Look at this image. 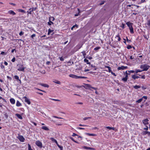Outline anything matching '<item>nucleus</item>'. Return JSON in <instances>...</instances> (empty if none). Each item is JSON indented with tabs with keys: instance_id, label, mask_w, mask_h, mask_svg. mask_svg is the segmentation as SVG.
<instances>
[{
	"instance_id": "1",
	"label": "nucleus",
	"mask_w": 150,
	"mask_h": 150,
	"mask_svg": "<svg viewBox=\"0 0 150 150\" xmlns=\"http://www.w3.org/2000/svg\"><path fill=\"white\" fill-rule=\"evenodd\" d=\"M126 24L129 28L130 32L132 33H134V31L133 28L132 26L133 23L129 22H127Z\"/></svg>"
},
{
	"instance_id": "2",
	"label": "nucleus",
	"mask_w": 150,
	"mask_h": 150,
	"mask_svg": "<svg viewBox=\"0 0 150 150\" xmlns=\"http://www.w3.org/2000/svg\"><path fill=\"white\" fill-rule=\"evenodd\" d=\"M149 67H150L149 65L146 64L142 65L140 66V68L143 69L142 71H147Z\"/></svg>"
},
{
	"instance_id": "3",
	"label": "nucleus",
	"mask_w": 150,
	"mask_h": 150,
	"mask_svg": "<svg viewBox=\"0 0 150 150\" xmlns=\"http://www.w3.org/2000/svg\"><path fill=\"white\" fill-rule=\"evenodd\" d=\"M17 66L18 68V70L19 71H24L25 68L24 67L23 65H18Z\"/></svg>"
},
{
	"instance_id": "4",
	"label": "nucleus",
	"mask_w": 150,
	"mask_h": 150,
	"mask_svg": "<svg viewBox=\"0 0 150 150\" xmlns=\"http://www.w3.org/2000/svg\"><path fill=\"white\" fill-rule=\"evenodd\" d=\"M35 144L40 148L42 147V144L39 140L35 142Z\"/></svg>"
},
{
	"instance_id": "5",
	"label": "nucleus",
	"mask_w": 150,
	"mask_h": 150,
	"mask_svg": "<svg viewBox=\"0 0 150 150\" xmlns=\"http://www.w3.org/2000/svg\"><path fill=\"white\" fill-rule=\"evenodd\" d=\"M124 74L125 75V78H123L122 80L125 82H126L127 80L128 77L127 71H126Z\"/></svg>"
},
{
	"instance_id": "6",
	"label": "nucleus",
	"mask_w": 150,
	"mask_h": 150,
	"mask_svg": "<svg viewBox=\"0 0 150 150\" xmlns=\"http://www.w3.org/2000/svg\"><path fill=\"white\" fill-rule=\"evenodd\" d=\"M17 138L21 142H23L24 141L25 139L22 136L19 135L18 136Z\"/></svg>"
},
{
	"instance_id": "7",
	"label": "nucleus",
	"mask_w": 150,
	"mask_h": 150,
	"mask_svg": "<svg viewBox=\"0 0 150 150\" xmlns=\"http://www.w3.org/2000/svg\"><path fill=\"white\" fill-rule=\"evenodd\" d=\"M23 99H24L25 102L27 103L28 105H30V104L31 102L30 100L26 97H23Z\"/></svg>"
},
{
	"instance_id": "8",
	"label": "nucleus",
	"mask_w": 150,
	"mask_h": 150,
	"mask_svg": "<svg viewBox=\"0 0 150 150\" xmlns=\"http://www.w3.org/2000/svg\"><path fill=\"white\" fill-rule=\"evenodd\" d=\"M127 68V66H122L121 67H119L117 68V69L118 70H124L125 69H126Z\"/></svg>"
},
{
	"instance_id": "9",
	"label": "nucleus",
	"mask_w": 150,
	"mask_h": 150,
	"mask_svg": "<svg viewBox=\"0 0 150 150\" xmlns=\"http://www.w3.org/2000/svg\"><path fill=\"white\" fill-rule=\"evenodd\" d=\"M149 120L147 119H144L142 120L143 123L145 125L148 124Z\"/></svg>"
},
{
	"instance_id": "10",
	"label": "nucleus",
	"mask_w": 150,
	"mask_h": 150,
	"mask_svg": "<svg viewBox=\"0 0 150 150\" xmlns=\"http://www.w3.org/2000/svg\"><path fill=\"white\" fill-rule=\"evenodd\" d=\"M69 76L70 77L73 78H75V79H78V76L74 75V74H70L69 75Z\"/></svg>"
},
{
	"instance_id": "11",
	"label": "nucleus",
	"mask_w": 150,
	"mask_h": 150,
	"mask_svg": "<svg viewBox=\"0 0 150 150\" xmlns=\"http://www.w3.org/2000/svg\"><path fill=\"white\" fill-rule=\"evenodd\" d=\"M115 39L117 40L118 41H120L121 40V38L119 34H118L117 35H116L115 37Z\"/></svg>"
},
{
	"instance_id": "12",
	"label": "nucleus",
	"mask_w": 150,
	"mask_h": 150,
	"mask_svg": "<svg viewBox=\"0 0 150 150\" xmlns=\"http://www.w3.org/2000/svg\"><path fill=\"white\" fill-rule=\"evenodd\" d=\"M40 85L45 87L48 88L49 87V86L46 84L40 83Z\"/></svg>"
},
{
	"instance_id": "13",
	"label": "nucleus",
	"mask_w": 150,
	"mask_h": 150,
	"mask_svg": "<svg viewBox=\"0 0 150 150\" xmlns=\"http://www.w3.org/2000/svg\"><path fill=\"white\" fill-rule=\"evenodd\" d=\"M90 87H91V86L90 85L88 84H86V85L84 88L87 89L91 90L90 89Z\"/></svg>"
},
{
	"instance_id": "14",
	"label": "nucleus",
	"mask_w": 150,
	"mask_h": 150,
	"mask_svg": "<svg viewBox=\"0 0 150 150\" xmlns=\"http://www.w3.org/2000/svg\"><path fill=\"white\" fill-rule=\"evenodd\" d=\"M86 134L89 136H96L97 135L96 134H91L89 133H86Z\"/></svg>"
},
{
	"instance_id": "15",
	"label": "nucleus",
	"mask_w": 150,
	"mask_h": 150,
	"mask_svg": "<svg viewBox=\"0 0 150 150\" xmlns=\"http://www.w3.org/2000/svg\"><path fill=\"white\" fill-rule=\"evenodd\" d=\"M10 102L11 104H14L15 103V100L13 98H11L10 99Z\"/></svg>"
},
{
	"instance_id": "16",
	"label": "nucleus",
	"mask_w": 150,
	"mask_h": 150,
	"mask_svg": "<svg viewBox=\"0 0 150 150\" xmlns=\"http://www.w3.org/2000/svg\"><path fill=\"white\" fill-rule=\"evenodd\" d=\"M53 82L55 83L58 84H60L61 83V82L57 80H54V81H53Z\"/></svg>"
},
{
	"instance_id": "17",
	"label": "nucleus",
	"mask_w": 150,
	"mask_h": 150,
	"mask_svg": "<svg viewBox=\"0 0 150 150\" xmlns=\"http://www.w3.org/2000/svg\"><path fill=\"white\" fill-rule=\"evenodd\" d=\"M21 105V103L19 101L17 100L16 103V106L17 107H20Z\"/></svg>"
},
{
	"instance_id": "18",
	"label": "nucleus",
	"mask_w": 150,
	"mask_h": 150,
	"mask_svg": "<svg viewBox=\"0 0 150 150\" xmlns=\"http://www.w3.org/2000/svg\"><path fill=\"white\" fill-rule=\"evenodd\" d=\"M132 78L133 79H137L139 78V77L135 75H132Z\"/></svg>"
},
{
	"instance_id": "19",
	"label": "nucleus",
	"mask_w": 150,
	"mask_h": 150,
	"mask_svg": "<svg viewBox=\"0 0 150 150\" xmlns=\"http://www.w3.org/2000/svg\"><path fill=\"white\" fill-rule=\"evenodd\" d=\"M15 115L19 119H22L23 118L22 116L20 114H16Z\"/></svg>"
},
{
	"instance_id": "20",
	"label": "nucleus",
	"mask_w": 150,
	"mask_h": 150,
	"mask_svg": "<svg viewBox=\"0 0 150 150\" xmlns=\"http://www.w3.org/2000/svg\"><path fill=\"white\" fill-rule=\"evenodd\" d=\"M50 139L53 142H55L56 144H58V142L57 141L53 138H51Z\"/></svg>"
},
{
	"instance_id": "21",
	"label": "nucleus",
	"mask_w": 150,
	"mask_h": 150,
	"mask_svg": "<svg viewBox=\"0 0 150 150\" xmlns=\"http://www.w3.org/2000/svg\"><path fill=\"white\" fill-rule=\"evenodd\" d=\"M41 128L42 129L45 130H49V128L47 127H46V126H42Z\"/></svg>"
},
{
	"instance_id": "22",
	"label": "nucleus",
	"mask_w": 150,
	"mask_h": 150,
	"mask_svg": "<svg viewBox=\"0 0 150 150\" xmlns=\"http://www.w3.org/2000/svg\"><path fill=\"white\" fill-rule=\"evenodd\" d=\"M106 128L109 129L110 130L112 129V130H114V129H115V128L114 127H110L108 126V127H106Z\"/></svg>"
},
{
	"instance_id": "23",
	"label": "nucleus",
	"mask_w": 150,
	"mask_h": 150,
	"mask_svg": "<svg viewBox=\"0 0 150 150\" xmlns=\"http://www.w3.org/2000/svg\"><path fill=\"white\" fill-rule=\"evenodd\" d=\"M53 30H51L50 29H49L48 30V35H49L51 33L53 32Z\"/></svg>"
},
{
	"instance_id": "24",
	"label": "nucleus",
	"mask_w": 150,
	"mask_h": 150,
	"mask_svg": "<svg viewBox=\"0 0 150 150\" xmlns=\"http://www.w3.org/2000/svg\"><path fill=\"white\" fill-rule=\"evenodd\" d=\"M84 62H85L87 64H90V63L89 62H88V59H85L84 60Z\"/></svg>"
},
{
	"instance_id": "25",
	"label": "nucleus",
	"mask_w": 150,
	"mask_h": 150,
	"mask_svg": "<svg viewBox=\"0 0 150 150\" xmlns=\"http://www.w3.org/2000/svg\"><path fill=\"white\" fill-rule=\"evenodd\" d=\"M83 148L84 149H92V148L90 147H88L86 146H84L83 147Z\"/></svg>"
},
{
	"instance_id": "26",
	"label": "nucleus",
	"mask_w": 150,
	"mask_h": 150,
	"mask_svg": "<svg viewBox=\"0 0 150 150\" xmlns=\"http://www.w3.org/2000/svg\"><path fill=\"white\" fill-rule=\"evenodd\" d=\"M16 14V13L12 10H10V14L15 15Z\"/></svg>"
},
{
	"instance_id": "27",
	"label": "nucleus",
	"mask_w": 150,
	"mask_h": 150,
	"mask_svg": "<svg viewBox=\"0 0 150 150\" xmlns=\"http://www.w3.org/2000/svg\"><path fill=\"white\" fill-rule=\"evenodd\" d=\"M53 21L54 20V18L53 17H50L49 18V21Z\"/></svg>"
},
{
	"instance_id": "28",
	"label": "nucleus",
	"mask_w": 150,
	"mask_h": 150,
	"mask_svg": "<svg viewBox=\"0 0 150 150\" xmlns=\"http://www.w3.org/2000/svg\"><path fill=\"white\" fill-rule=\"evenodd\" d=\"M18 11L20 12H21L24 13H25V11H24V10H23V9H18Z\"/></svg>"
},
{
	"instance_id": "29",
	"label": "nucleus",
	"mask_w": 150,
	"mask_h": 150,
	"mask_svg": "<svg viewBox=\"0 0 150 150\" xmlns=\"http://www.w3.org/2000/svg\"><path fill=\"white\" fill-rule=\"evenodd\" d=\"M142 100H143V98H141L139 99L138 100H137L136 101V102L138 103H140L142 102Z\"/></svg>"
},
{
	"instance_id": "30",
	"label": "nucleus",
	"mask_w": 150,
	"mask_h": 150,
	"mask_svg": "<svg viewBox=\"0 0 150 150\" xmlns=\"http://www.w3.org/2000/svg\"><path fill=\"white\" fill-rule=\"evenodd\" d=\"M133 87L135 89H137L140 88V86L137 85H136L134 86Z\"/></svg>"
},
{
	"instance_id": "31",
	"label": "nucleus",
	"mask_w": 150,
	"mask_h": 150,
	"mask_svg": "<svg viewBox=\"0 0 150 150\" xmlns=\"http://www.w3.org/2000/svg\"><path fill=\"white\" fill-rule=\"evenodd\" d=\"M36 9V8H32L29 9V10H31V11H35Z\"/></svg>"
},
{
	"instance_id": "32",
	"label": "nucleus",
	"mask_w": 150,
	"mask_h": 150,
	"mask_svg": "<svg viewBox=\"0 0 150 150\" xmlns=\"http://www.w3.org/2000/svg\"><path fill=\"white\" fill-rule=\"evenodd\" d=\"M14 78L15 79H16V80H18L19 79V77L17 75L14 76Z\"/></svg>"
},
{
	"instance_id": "33",
	"label": "nucleus",
	"mask_w": 150,
	"mask_h": 150,
	"mask_svg": "<svg viewBox=\"0 0 150 150\" xmlns=\"http://www.w3.org/2000/svg\"><path fill=\"white\" fill-rule=\"evenodd\" d=\"M57 145L58 146L59 148V149H60V150H63V148L62 146H60L58 144H57Z\"/></svg>"
},
{
	"instance_id": "34",
	"label": "nucleus",
	"mask_w": 150,
	"mask_h": 150,
	"mask_svg": "<svg viewBox=\"0 0 150 150\" xmlns=\"http://www.w3.org/2000/svg\"><path fill=\"white\" fill-rule=\"evenodd\" d=\"M50 99H51L52 100L55 101H60V100L58 99H55L51 98H50Z\"/></svg>"
},
{
	"instance_id": "35",
	"label": "nucleus",
	"mask_w": 150,
	"mask_h": 150,
	"mask_svg": "<svg viewBox=\"0 0 150 150\" xmlns=\"http://www.w3.org/2000/svg\"><path fill=\"white\" fill-rule=\"evenodd\" d=\"M28 150H33L32 149V148H31V146L29 144H28Z\"/></svg>"
},
{
	"instance_id": "36",
	"label": "nucleus",
	"mask_w": 150,
	"mask_h": 150,
	"mask_svg": "<svg viewBox=\"0 0 150 150\" xmlns=\"http://www.w3.org/2000/svg\"><path fill=\"white\" fill-rule=\"evenodd\" d=\"M48 24L49 25H50L52 24H53V23L50 21H49V22H48Z\"/></svg>"
},
{
	"instance_id": "37",
	"label": "nucleus",
	"mask_w": 150,
	"mask_h": 150,
	"mask_svg": "<svg viewBox=\"0 0 150 150\" xmlns=\"http://www.w3.org/2000/svg\"><path fill=\"white\" fill-rule=\"evenodd\" d=\"M142 70H139V69L135 70V72L137 73H138V72H142Z\"/></svg>"
},
{
	"instance_id": "38",
	"label": "nucleus",
	"mask_w": 150,
	"mask_h": 150,
	"mask_svg": "<svg viewBox=\"0 0 150 150\" xmlns=\"http://www.w3.org/2000/svg\"><path fill=\"white\" fill-rule=\"evenodd\" d=\"M100 47H95L94 48V50H97L100 49Z\"/></svg>"
},
{
	"instance_id": "39",
	"label": "nucleus",
	"mask_w": 150,
	"mask_h": 150,
	"mask_svg": "<svg viewBox=\"0 0 150 150\" xmlns=\"http://www.w3.org/2000/svg\"><path fill=\"white\" fill-rule=\"evenodd\" d=\"M78 25H77L76 24L75 25H73L72 27L71 28V30H73V28L76 27H77Z\"/></svg>"
},
{
	"instance_id": "40",
	"label": "nucleus",
	"mask_w": 150,
	"mask_h": 150,
	"mask_svg": "<svg viewBox=\"0 0 150 150\" xmlns=\"http://www.w3.org/2000/svg\"><path fill=\"white\" fill-rule=\"evenodd\" d=\"M144 134H148L149 135H150V132L148 131H145L144 132Z\"/></svg>"
},
{
	"instance_id": "41",
	"label": "nucleus",
	"mask_w": 150,
	"mask_h": 150,
	"mask_svg": "<svg viewBox=\"0 0 150 150\" xmlns=\"http://www.w3.org/2000/svg\"><path fill=\"white\" fill-rule=\"evenodd\" d=\"M6 53L5 52H2L1 53V54L3 55H6Z\"/></svg>"
},
{
	"instance_id": "42",
	"label": "nucleus",
	"mask_w": 150,
	"mask_h": 150,
	"mask_svg": "<svg viewBox=\"0 0 150 150\" xmlns=\"http://www.w3.org/2000/svg\"><path fill=\"white\" fill-rule=\"evenodd\" d=\"M24 34V33L22 31H21L19 33V35L20 36H22Z\"/></svg>"
},
{
	"instance_id": "43",
	"label": "nucleus",
	"mask_w": 150,
	"mask_h": 150,
	"mask_svg": "<svg viewBox=\"0 0 150 150\" xmlns=\"http://www.w3.org/2000/svg\"><path fill=\"white\" fill-rule=\"evenodd\" d=\"M79 78L86 79V78H87V77H84V76H78V79Z\"/></svg>"
},
{
	"instance_id": "44",
	"label": "nucleus",
	"mask_w": 150,
	"mask_h": 150,
	"mask_svg": "<svg viewBox=\"0 0 150 150\" xmlns=\"http://www.w3.org/2000/svg\"><path fill=\"white\" fill-rule=\"evenodd\" d=\"M35 36H36L35 34H34L31 35V37L32 38H33L34 37H35Z\"/></svg>"
},
{
	"instance_id": "45",
	"label": "nucleus",
	"mask_w": 150,
	"mask_h": 150,
	"mask_svg": "<svg viewBox=\"0 0 150 150\" xmlns=\"http://www.w3.org/2000/svg\"><path fill=\"white\" fill-rule=\"evenodd\" d=\"M91 88L94 89L95 90H96L97 89V88H95L94 87H92L91 86V87H90V89H91Z\"/></svg>"
},
{
	"instance_id": "46",
	"label": "nucleus",
	"mask_w": 150,
	"mask_h": 150,
	"mask_svg": "<svg viewBox=\"0 0 150 150\" xmlns=\"http://www.w3.org/2000/svg\"><path fill=\"white\" fill-rule=\"evenodd\" d=\"M29 11H27V12L28 13V14H31V12H32V11H31V10H29Z\"/></svg>"
},
{
	"instance_id": "47",
	"label": "nucleus",
	"mask_w": 150,
	"mask_h": 150,
	"mask_svg": "<svg viewBox=\"0 0 150 150\" xmlns=\"http://www.w3.org/2000/svg\"><path fill=\"white\" fill-rule=\"evenodd\" d=\"M127 48L128 49H129L132 48V46L131 45H129L127 46Z\"/></svg>"
},
{
	"instance_id": "48",
	"label": "nucleus",
	"mask_w": 150,
	"mask_h": 150,
	"mask_svg": "<svg viewBox=\"0 0 150 150\" xmlns=\"http://www.w3.org/2000/svg\"><path fill=\"white\" fill-rule=\"evenodd\" d=\"M53 117L54 118H59V119H62V117H58L56 116H53Z\"/></svg>"
},
{
	"instance_id": "49",
	"label": "nucleus",
	"mask_w": 150,
	"mask_h": 150,
	"mask_svg": "<svg viewBox=\"0 0 150 150\" xmlns=\"http://www.w3.org/2000/svg\"><path fill=\"white\" fill-rule=\"evenodd\" d=\"M128 71L130 73H133L134 72V71L133 70Z\"/></svg>"
},
{
	"instance_id": "50",
	"label": "nucleus",
	"mask_w": 150,
	"mask_h": 150,
	"mask_svg": "<svg viewBox=\"0 0 150 150\" xmlns=\"http://www.w3.org/2000/svg\"><path fill=\"white\" fill-rule=\"evenodd\" d=\"M125 25L124 24H122V25L121 26V27H122L123 29L125 28Z\"/></svg>"
},
{
	"instance_id": "51",
	"label": "nucleus",
	"mask_w": 150,
	"mask_h": 150,
	"mask_svg": "<svg viewBox=\"0 0 150 150\" xmlns=\"http://www.w3.org/2000/svg\"><path fill=\"white\" fill-rule=\"evenodd\" d=\"M76 136H78V135L75 133H73V134L72 135V136L74 137Z\"/></svg>"
},
{
	"instance_id": "52",
	"label": "nucleus",
	"mask_w": 150,
	"mask_h": 150,
	"mask_svg": "<svg viewBox=\"0 0 150 150\" xmlns=\"http://www.w3.org/2000/svg\"><path fill=\"white\" fill-rule=\"evenodd\" d=\"M147 25H150V20L148 21V22L147 23Z\"/></svg>"
},
{
	"instance_id": "53",
	"label": "nucleus",
	"mask_w": 150,
	"mask_h": 150,
	"mask_svg": "<svg viewBox=\"0 0 150 150\" xmlns=\"http://www.w3.org/2000/svg\"><path fill=\"white\" fill-rule=\"evenodd\" d=\"M15 61V57H13V59L11 60V61L13 62H14Z\"/></svg>"
},
{
	"instance_id": "54",
	"label": "nucleus",
	"mask_w": 150,
	"mask_h": 150,
	"mask_svg": "<svg viewBox=\"0 0 150 150\" xmlns=\"http://www.w3.org/2000/svg\"><path fill=\"white\" fill-rule=\"evenodd\" d=\"M90 118V117H84L83 118V120H87L88 118Z\"/></svg>"
},
{
	"instance_id": "55",
	"label": "nucleus",
	"mask_w": 150,
	"mask_h": 150,
	"mask_svg": "<svg viewBox=\"0 0 150 150\" xmlns=\"http://www.w3.org/2000/svg\"><path fill=\"white\" fill-rule=\"evenodd\" d=\"M77 129H84L85 128L82 127H77Z\"/></svg>"
},
{
	"instance_id": "56",
	"label": "nucleus",
	"mask_w": 150,
	"mask_h": 150,
	"mask_svg": "<svg viewBox=\"0 0 150 150\" xmlns=\"http://www.w3.org/2000/svg\"><path fill=\"white\" fill-rule=\"evenodd\" d=\"M148 127H147V126H146V127L144 128V130H148Z\"/></svg>"
},
{
	"instance_id": "57",
	"label": "nucleus",
	"mask_w": 150,
	"mask_h": 150,
	"mask_svg": "<svg viewBox=\"0 0 150 150\" xmlns=\"http://www.w3.org/2000/svg\"><path fill=\"white\" fill-rule=\"evenodd\" d=\"M111 74L115 76H116V75L112 72H111Z\"/></svg>"
},
{
	"instance_id": "58",
	"label": "nucleus",
	"mask_w": 150,
	"mask_h": 150,
	"mask_svg": "<svg viewBox=\"0 0 150 150\" xmlns=\"http://www.w3.org/2000/svg\"><path fill=\"white\" fill-rule=\"evenodd\" d=\"M105 68H108V69L111 68L109 66H105Z\"/></svg>"
},
{
	"instance_id": "59",
	"label": "nucleus",
	"mask_w": 150,
	"mask_h": 150,
	"mask_svg": "<svg viewBox=\"0 0 150 150\" xmlns=\"http://www.w3.org/2000/svg\"><path fill=\"white\" fill-rule=\"evenodd\" d=\"M79 126H87V125H82L81 124H79Z\"/></svg>"
},
{
	"instance_id": "60",
	"label": "nucleus",
	"mask_w": 150,
	"mask_h": 150,
	"mask_svg": "<svg viewBox=\"0 0 150 150\" xmlns=\"http://www.w3.org/2000/svg\"><path fill=\"white\" fill-rule=\"evenodd\" d=\"M141 78L143 79H145V75L142 76V77H141Z\"/></svg>"
},
{
	"instance_id": "61",
	"label": "nucleus",
	"mask_w": 150,
	"mask_h": 150,
	"mask_svg": "<svg viewBox=\"0 0 150 150\" xmlns=\"http://www.w3.org/2000/svg\"><path fill=\"white\" fill-rule=\"evenodd\" d=\"M144 98L145 99H147V97L146 96H143L142 98Z\"/></svg>"
},
{
	"instance_id": "62",
	"label": "nucleus",
	"mask_w": 150,
	"mask_h": 150,
	"mask_svg": "<svg viewBox=\"0 0 150 150\" xmlns=\"http://www.w3.org/2000/svg\"><path fill=\"white\" fill-rule=\"evenodd\" d=\"M108 72H110L111 73L112 72V70H111V68L110 69H108Z\"/></svg>"
},
{
	"instance_id": "63",
	"label": "nucleus",
	"mask_w": 150,
	"mask_h": 150,
	"mask_svg": "<svg viewBox=\"0 0 150 150\" xmlns=\"http://www.w3.org/2000/svg\"><path fill=\"white\" fill-rule=\"evenodd\" d=\"M142 88L143 90H145V89H146V87H144V86H142Z\"/></svg>"
},
{
	"instance_id": "64",
	"label": "nucleus",
	"mask_w": 150,
	"mask_h": 150,
	"mask_svg": "<svg viewBox=\"0 0 150 150\" xmlns=\"http://www.w3.org/2000/svg\"><path fill=\"white\" fill-rule=\"evenodd\" d=\"M4 64L6 65H8V63L6 62H4Z\"/></svg>"
}]
</instances>
